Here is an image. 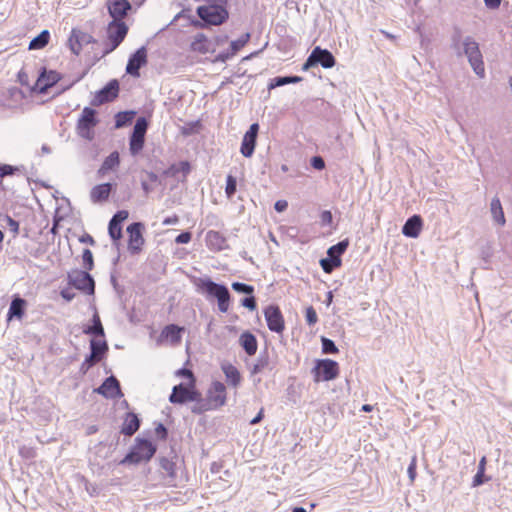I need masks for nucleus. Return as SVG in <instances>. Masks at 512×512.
<instances>
[{"label":"nucleus","mask_w":512,"mask_h":512,"mask_svg":"<svg viewBox=\"0 0 512 512\" xmlns=\"http://www.w3.org/2000/svg\"><path fill=\"white\" fill-rule=\"evenodd\" d=\"M96 110L84 107L76 124V132L81 138L92 141L95 138V127L98 125Z\"/></svg>","instance_id":"nucleus-1"},{"label":"nucleus","mask_w":512,"mask_h":512,"mask_svg":"<svg viewBox=\"0 0 512 512\" xmlns=\"http://www.w3.org/2000/svg\"><path fill=\"white\" fill-rule=\"evenodd\" d=\"M199 288L218 301V309L225 313L229 309L230 292L225 285L215 283L210 279H200Z\"/></svg>","instance_id":"nucleus-2"},{"label":"nucleus","mask_w":512,"mask_h":512,"mask_svg":"<svg viewBox=\"0 0 512 512\" xmlns=\"http://www.w3.org/2000/svg\"><path fill=\"white\" fill-rule=\"evenodd\" d=\"M227 3H217L214 5H203L197 8V15L201 20L209 25H221L228 17L226 9Z\"/></svg>","instance_id":"nucleus-3"},{"label":"nucleus","mask_w":512,"mask_h":512,"mask_svg":"<svg viewBox=\"0 0 512 512\" xmlns=\"http://www.w3.org/2000/svg\"><path fill=\"white\" fill-rule=\"evenodd\" d=\"M463 53L468 59L472 69L479 77H484V63L478 43L471 37L467 36L463 42Z\"/></svg>","instance_id":"nucleus-4"},{"label":"nucleus","mask_w":512,"mask_h":512,"mask_svg":"<svg viewBox=\"0 0 512 512\" xmlns=\"http://www.w3.org/2000/svg\"><path fill=\"white\" fill-rule=\"evenodd\" d=\"M156 452V446L146 439H136V444L123 462L139 463L150 460Z\"/></svg>","instance_id":"nucleus-5"},{"label":"nucleus","mask_w":512,"mask_h":512,"mask_svg":"<svg viewBox=\"0 0 512 512\" xmlns=\"http://www.w3.org/2000/svg\"><path fill=\"white\" fill-rule=\"evenodd\" d=\"M349 240L345 239L331 246L327 251V257L322 258V270L331 273L335 268L341 266V255L346 251Z\"/></svg>","instance_id":"nucleus-6"},{"label":"nucleus","mask_w":512,"mask_h":512,"mask_svg":"<svg viewBox=\"0 0 512 512\" xmlns=\"http://www.w3.org/2000/svg\"><path fill=\"white\" fill-rule=\"evenodd\" d=\"M69 284L86 294L92 295L95 290V282L88 271L72 270L68 273Z\"/></svg>","instance_id":"nucleus-7"},{"label":"nucleus","mask_w":512,"mask_h":512,"mask_svg":"<svg viewBox=\"0 0 512 512\" xmlns=\"http://www.w3.org/2000/svg\"><path fill=\"white\" fill-rule=\"evenodd\" d=\"M147 128V120L144 117H139L136 120L129 141V150L132 155H137L143 149Z\"/></svg>","instance_id":"nucleus-8"},{"label":"nucleus","mask_w":512,"mask_h":512,"mask_svg":"<svg viewBox=\"0 0 512 512\" xmlns=\"http://www.w3.org/2000/svg\"><path fill=\"white\" fill-rule=\"evenodd\" d=\"M127 32L128 26L123 21H111L107 27V38L110 46L107 52L116 49L126 37Z\"/></svg>","instance_id":"nucleus-9"},{"label":"nucleus","mask_w":512,"mask_h":512,"mask_svg":"<svg viewBox=\"0 0 512 512\" xmlns=\"http://www.w3.org/2000/svg\"><path fill=\"white\" fill-rule=\"evenodd\" d=\"M206 402L212 410L218 409L226 403V387L222 382L214 381L207 391Z\"/></svg>","instance_id":"nucleus-10"},{"label":"nucleus","mask_w":512,"mask_h":512,"mask_svg":"<svg viewBox=\"0 0 512 512\" xmlns=\"http://www.w3.org/2000/svg\"><path fill=\"white\" fill-rule=\"evenodd\" d=\"M200 393L193 387L189 388L183 384H178L173 387L172 393L169 396V401L173 404H184L188 401L198 400Z\"/></svg>","instance_id":"nucleus-11"},{"label":"nucleus","mask_w":512,"mask_h":512,"mask_svg":"<svg viewBox=\"0 0 512 512\" xmlns=\"http://www.w3.org/2000/svg\"><path fill=\"white\" fill-rule=\"evenodd\" d=\"M60 79L61 75L58 72L54 70L47 71L43 68L32 90L39 94H45L48 89L60 81Z\"/></svg>","instance_id":"nucleus-12"},{"label":"nucleus","mask_w":512,"mask_h":512,"mask_svg":"<svg viewBox=\"0 0 512 512\" xmlns=\"http://www.w3.org/2000/svg\"><path fill=\"white\" fill-rule=\"evenodd\" d=\"M147 63V49L145 46L140 47L133 53L128 60L126 66L127 74L133 77H139V70Z\"/></svg>","instance_id":"nucleus-13"},{"label":"nucleus","mask_w":512,"mask_h":512,"mask_svg":"<svg viewBox=\"0 0 512 512\" xmlns=\"http://www.w3.org/2000/svg\"><path fill=\"white\" fill-rule=\"evenodd\" d=\"M259 124L253 123L243 136L240 152L244 157H251L254 153Z\"/></svg>","instance_id":"nucleus-14"},{"label":"nucleus","mask_w":512,"mask_h":512,"mask_svg":"<svg viewBox=\"0 0 512 512\" xmlns=\"http://www.w3.org/2000/svg\"><path fill=\"white\" fill-rule=\"evenodd\" d=\"M94 42L93 37L81 30L73 29L68 39V45L73 54L79 55L82 47Z\"/></svg>","instance_id":"nucleus-15"},{"label":"nucleus","mask_w":512,"mask_h":512,"mask_svg":"<svg viewBox=\"0 0 512 512\" xmlns=\"http://www.w3.org/2000/svg\"><path fill=\"white\" fill-rule=\"evenodd\" d=\"M142 230L143 224L140 222H134L127 227L129 234L128 248L132 253H138L144 244Z\"/></svg>","instance_id":"nucleus-16"},{"label":"nucleus","mask_w":512,"mask_h":512,"mask_svg":"<svg viewBox=\"0 0 512 512\" xmlns=\"http://www.w3.org/2000/svg\"><path fill=\"white\" fill-rule=\"evenodd\" d=\"M119 93V83L117 80H111L105 87L97 92L95 98L92 100V105H101L106 102L114 100Z\"/></svg>","instance_id":"nucleus-17"},{"label":"nucleus","mask_w":512,"mask_h":512,"mask_svg":"<svg viewBox=\"0 0 512 512\" xmlns=\"http://www.w3.org/2000/svg\"><path fill=\"white\" fill-rule=\"evenodd\" d=\"M268 328L276 333L284 330V320L278 307L270 305L264 311Z\"/></svg>","instance_id":"nucleus-18"},{"label":"nucleus","mask_w":512,"mask_h":512,"mask_svg":"<svg viewBox=\"0 0 512 512\" xmlns=\"http://www.w3.org/2000/svg\"><path fill=\"white\" fill-rule=\"evenodd\" d=\"M96 392L106 398L122 396L119 381L114 376L106 378L102 385L96 389Z\"/></svg>","instance_id":"nucleus-19"},{"label":"nucleus","mask_w":512,"mask_h":512,"mask_svg":"<svg viewBox=\"0 0 512 512\" xmlns=\"http://www.w3.org/2000/svg\"><path fill=\"white\" fill-rule=\"evenodd\" d=\"M131 9V5L127 0H110L108 2V11L113 21H122Z\"/></svg>","instance_id":"nucleus-20"},{"label":"nucleus","mask_w":512,"mask_h":512,"mask_svg":"<svg viewBox=\"0 0 512 512\" xmlns=\"http://www.w3.org/2000/svg\"><path fill=\"white\" fill-rule=\"evenodd\" d=\"M423 222L419 215L410 217L402 227V233L411 238H417L422 230Z\"/></svg>","instance_id":"nucleus-21"},{"label":"nucleus","mask_w":512,"mask_h":512,"mask_svg":"<svg viewBox=\"0 0 512 512\" xmlns=\"http://www.w3.org/2000/svg\"><path fill=\"white\" fill-rule=\"evenodd\" d=\"M112 191V184L103 183L94 186L90 191V198L93 203L103 202L109 198Z\"/></svg>","instance_id":"nucleus-22"},{"label":"nucleus","mask_w":512,"mask_h":512,"mask_svg":"<svg viewBox=\"0 0 512 512\" xmlns=\"http://www.w3.org/2000/svg\"><path fill=\"white\" fill-rule=\"evenodd\" d=\"M223 373L226 376L227 382L234 388H237L241 383V374L239 370L230 363H224L221 366Z\"/></svg>","instance_id":"nucleus-23"},{"label":"nucleus","mask_w":512,"mask_h":512,"mask_svg":"<svg viewBox=\"0 0 512 512\" xmlns=\"http://www.w3.org/2000/svg\"><path fill=\"white\" fill-rule=\"evenodd\" d=\"M140 427V420L134 413H127L124 419L121 433L126 436H132Z\"/></svg>","instance_id":"nucleus-24"},{"label":"nucleus","mask_w":512,"mask_h":512,"mask_svg":"<svg viewBox=\"0 0 512 512\" xmlns=\"http://www.w3.org/2000/svg\"><path fill=\"white\" fill-rule=\"evenodd\" d=\"M120 164V157L119 153L117 151L112 152L109 156L105 158L102 165L100 166L98 170V175L103 177L105 176L109 171L115 170Z\"/></svg>","instance_id":"nucleus-25"},{"label":"nucleus","mask_w":512,"mask_h":512,"mask_svg":"<svg viewBox=\"0 0 512 512\" xmlns=\"http://www.w3.org/2000/svg\"><path fill=\"white\" fill-rule=\"evenodd\" d=\"M339 374L338 363L331 359H322V380L329 381Z\"/></svg>","instance_id":"nucleus-26"},{"label":"nucleus","mask_w":512,"mask_h":512,"mask_svg":"<svg viewBox=\"0 0 512 512\" xmlns=\"http://www.w3.org/2000/svg\"><path fill=\"white\" fill-rule=\"evenodd\" d=\"M239 342L248 355L252 356L256 353L258 344L256 337L252 333L244 332L240 336Z\"/></svg>","instance_id":"nucleus-27"},{"label":"nucleus","mask_w":512,"mask_h":512,"mask_svg":"<svg viewBox=\"0 0 512 512\" xmlns=\"http://www.w3.org/2000/svg\"><path fill=\"white\" fill-rule=\"evenodd\" d=\"M26 306V301L20 297H14L11 301L9 310H8V319H12L14 317L21 319L24 315Z\"/></svg>","instance_id":"nucleus-28"},{"label":"nucleus","mask_w":512,"mask_h":512,"mask_svg":"<svg viewBox=\"0 0 512 512\" xmlns=\"http://www.w3.org/2000/svg\"><path fill=\"white\" fill-rule=\"evenodd\" d=\"M490 211H491L493 220L496 224H498L500 226L505 225L506 220H505L504 212H503L502 205H501L499 198L494 197L491 200Z\"/></svg>","instance_id":"nucleus-29"},{"label":"nucleus","mask_w":512,"mask_h":512,"mask_svg":"<svg viewBox=\"0 0 512 512\" xmlns=\"http://www.w3.org/2000/svg\"><path fill=\"white\" fill-rule=\"evenodd\" d=\"M207 243L217 249L222 250L225 246V238L218 231H209L206 235Z\"/></svg>","instance_id":"nucleus-30"},{"label":"nucleus","mask_w":512,"mask_h":512,"mask_svg":"<svg viewBox=\"0 0 512 512\" xmlns=\"http://www.w3.org/2000/svg\"><path fill=\"white\" fill-rule=\"evenodd\" d=\"M269 357L267 355H260L256 361V363L251 368V375L255 376L257 374L263 373L266 370H271Z\"/></svg>","instance_id":"nucleus-31"},{"label":"nucleus","mask_w":512,"mask_h":512,"mask_svg":"<svg viewBox=\"0 0 512 512\" xmlns=\"http://www.w3.org/2000/svg\"><path fill=\"white\" fill-rule=\"evenodd\" d=\"M50 34L48 30H43L38 36L30 41L29 49L38 50L45 47L49 42Z\"/></svg>","instance_id":"nucleus-32"},{"label":"nucleus","mask_w":512,"mask_h":512,"mask_svg":"<svg viewBox=\"0 0 512 512\" xmlns=\"http://www.w3.org/2000/svg\"><path fill=\"white\" fill-rule=\"evenodd\" d=\"M208 46L209 45H208L207 37L202 33L197 34L194 37V40L191 44L192 50L196 51V52H200V53L208 52V50H209Z\"/></svg>","instance_id":"nucleus-33"},{"label":"nucleus","mask_w":512,"mask_h":512,"mask_svg":"<svg viewBox=\"0 0 512 512\" xmlns=\"http://www.w3.org/2000/svg\"><path fill=\"white\" fill-rule=\"evenodd\" d=\"M90 350L93 353V356H98L102 359L108 350V344L105 340L92 339L90 341Z\"/></svg>","instance_id":"nucleus-34"},{"label":"nucleus","mask_w":512,"mask_h":512,"mask_svg":"<svg viewBox=\"0 0 512 512\" xmlns=\"http://www.w3.org/2000/svg\"><path fill=\"white\" fill-rule=\"evenodd\" d=\"M0 226L4 229L9 230L12 233L13 237H16L19 233V222L8 215L0 217Z\"/></svg>","instance_id":"nucleus-35"},{"label":"nucleus","mask_w":512,"mask_h":512,"mask_svg":"<svg viewBox=\"0 0 512 512\" xmlns=\"http://www.w3.org/2000/svg\"><path fill=\"white\" fill-rule=\"evenodd\" d=\"M83 332L85 334H91L96 337H104V328L97 314H94L93 316V325L85 328Z\"/></svg>","instance_id":"nucleus-36"},{"label":"nucleus","mask_w":512,"mask_h":512,"mask_svg":"<svg viewBox=\"0 0 512 512\" xmlns=\"http://www.w3.org/2000/svg\"><path fill=\"white\" fill-rule=\"evenodd\" d=\"M180 332L181 329L178 326L171 324L165 327L162 335L170 339L172 343H178L181 339Z\"/></svg>","instance_id":"nucleus-37"},{"label":"nucleus","mask_w":512,"mask_h":512,"mask_svg":"<svg viewBox=\"0 0 512 512\" xmlns=\"http://www.w3.org/2000/svg\"><path fill=\"white\" fill-rule=\"evenodd\" d=\"M302 80L299 76H284V77H276L273 79V82L270 83L269 89H273L275 87H280L290 83H297Z\"/></svg>","instance_id":"nucleus-38"},{"label":"nucleus","mask_w":512,"mask_h":512,"mask_svg":"<svg viewBox=\"0 0 512 512\" xmlns=\"http://www.w3.org/2000/svg\"><path fill=\"white\" fill-rule=\"evenodd\" d=\"M320 63V46H315L312 53L302 66V70H308Z\"/></svg>","instance_id":"nucleus-39"},{"label":"nucleus","mask_w":512,"mask_h":512,"mask_svg":"<svg viewBox=\"0 0 512 512\" xmlns=\"http://www.w3.org/2000/svg\"><path fill=\"white\" fill-rule=\"evenodd\" d=\"M134 114V112L129 111L117 113L115 116V127L121 128L129 124L132 121Z\"/></svg>","instance_id":"nucleus-40"},{"label":"nucleus","mask_w":512,"mask_h":512,"mask_svg":"<svg viewBox=\"0 0 512 512\" xmlns=\"http://www.w3.org/2000/svg\"><path fill=\"white\" fill-rule=\"evenodd\" d=\"M250 40V33L243 34L237 40H234L230 43V52L235 55L238 51H240Z\"/></svg>","instance_id":"nucleus-41"},{"label":"nucleus","mask_w":512,"mask_h":512,"mask_svg":"<svg viewBox=\"0 0 512 512\" xmlns=\"http://www.w3.org/2000/svg\"><path fill=\"white\" fill-rule=\"evenodd\" d=\"M161 469L170 477L175 476V464L168 458H161L159 461Z\"/></svg>","instance_id":"nucleus-42"},{"label":"nucleus","mask_w":512,"mask_h":512,"mask_svg":"<svg viewBox=\"0 0 512 512\" xmlns=\"http://www.w3.org/2000/svg\"><path fill=\"white\" fill-rule=\"evenodd\" d=\"M108 232H109V235L110 237L116 241V240H119L121 237H122V227H121V224H117V223H114V222H109V226H108Z\"/></svg>","instance_id":"nucleus-43"},{"label":"nucleus","mask_w":512,"mask_h":512,"mask_svg":"<svg viewBox=\"0 0 512 512\" xmlns=\"http://www.w3.org/2000/svg\"><path fill=\"white\" fill-rule=\"evenodd\" d=\"M82 260H83V267L86 271H90L94 267V260H93V254L91 250L84 249L82 254Z\"/></svg>","instance_id":"nucleus-44"},{"label":"nucleus","mask_w":512,"mask_h":512,"mask_svg":"<svg viewBox=\"0 0 512 512\" xmlns=\"http://www.w3.org/2000/svg\"><path fill=\"white\" fill-rule=\"evenodd\" d=\"M232 289L238 293H244L246 295H252L254 292L253 286L241 282H233Z\"/></svg>","instance_id":"nucleus-45"},{"label":"nucleus","mask_w":512,"mask_h":512,"mask_svg":"<svg viewBox=\"0 0 512 512\" xmlns=\"http://www.w3.org/2000/svg\"><path fill=\"white\" fill-rule=\"evenodd\" d=\"M338 352V348L335 343L328 338L322 337V353L334 354Z\"/></svg>","instance_id":"nucleus-46"},{"label":"nucleus","mask_w":512,"mask_h":512,"mask_svg":"<svg viewBox=\"0 0 512 512\" xmlns=\"http://www.w3.org/2000/svg\"><path fill=\"white\" fill-rule=\"evenodd\" d=\"M236 187H237V181H236L235 177L228 175L227 180H226V188H225V193L228 198H231L235 194Z\"/></svg>","instance_id":"nucleus-47"},{"label":"nucleus","mask_w":512,"mask_h":512,"mask_svg":"<svg viewBox=\"0 0 512 512\" xmlns=\"http://www.w3.org/2000/svg\"><path fill=\"white\" fill-rule=\"evenodd\" d=\"M335 64L332 53L326 49H322V68H331Z\"/></svg>","instance_id":"nucleus-48"},{"label":"nucleus","mask_w":512,"mask_h":512,"mask_svg":"<svg viewBox=\"0 0 512 512\" xmlns=\"http://www.w3.org/2000/svg\"><path fill=\"white\" fill-rule=\"evenodd\" d=\"M197 403L192 407V412L195 414H201L205 411L212 410L211 406L208 405L206 400H202L201 396L198 400H195Z\"/></svg>","instance_id":"nucleus-49"},{"label":"nucleus","mask_w":512,"mask_h":512,"mask_svg":"<svg viewBox=\"0 0 512 512\" xmlns=\"http://www.w3.org/2000/svg\"><path fill=\"white\" fill-rule=\"evenodd\" d=\"M305 319H306V322L309 325H314V324L317 323L318 315H317L316 310L312 306H309V307L306 308V310H305Z\"/></svg>","instance_id":"nucleus-50"},{"label":"nucleus","mask_w":512,"mask_h":512,"mask_svg":"<svg viewBox=\"0 0 512 512\" xmlns=\"http://www.w3.org/2000/svg\"><path fill=\"white\" fill-rule=\"evenodd\" d=\"M129 216L128 211L126 210H120L117 213L114 214V216L111 218V222L121 224L123 221H125Z\"/></svg>","instance_id":"nucleus-51"},{"label":"nucleus","mask_w":512,"mask_h":512,"mask_svg":"<svg viewBox=\"0 0 512 512\" xmlns=\"http://www.w3.org/2000/svg\"><path fill=\"white\" fill-rule=\"evenodd\" d=\"M100 360H101V358H99L98 356H93V353L91 352L90 355L87 356L85 358L84 362L82 363V368H84V365H87L86 370H88L90 367L95 365Z\"/></svg>","instance_id":"nucleus-52"},{"label":"nucleus","mask_w":512,"mask_h":512,"mask_svg":"<svg viewBox=\"0 0 512 512\" xmlns=\"http://www.w3.org/2000/svg\"><path fill=\"white\" fill-rule=\"evenodd\" d=\"M241 304L244 307L248 308L249 310H255V308H256V300H255V298L252 295H249L248 297H245L241 301Z\"/></svg>","instance_id":"nucleus-53"},{"label":"nucleus","mask_w":512,"mask_h":512,"mask_svg":"<svg viewBox=\"0 0 512 512\" xmlns=\"http://www.w3.org/2000/svg\"><path fill=\"white\" fill-rule=\"evenodd\" d=\"M191 237L192 235L190 232H182L176 237L175 242L178 244H186L190 242Z\"/></svg>","instance_id":"nucleus-54"},{"label":"nucleus","mask_w":512,"mask_h":512,"mask_svg":"<svg viewBox=\"0 0 512 512\" xmlns=\"http://www.w3.org/2000/svg\"><path fill=\"white\" fill-rule=\"evenodd\" d=\"M408 476L411 482L415 480L416 477V456L412 458V461L408 467Z\"/></svg>","instance_id":"nucleus-55"},{"label":"nucleus","mask_w":512,"mask_h":512,"mask_svg":"<svg viewBox=\"0 0 512 512\" xmlns=\"http://www.w3.org/2000/svg\"><path fill=\"white\" fill-rule=\"evenodd\" d=\"M155 434L157 435L158 438H160L162 440L166 439V437H167L166 427L161 423L158 424L157 427L155 428Z\"/></svg>","instance_id":"nucleus-56"},{"label":"nucleus","mask_w":512,"mask_h":512,"mask_svg":"<svg viewBox=\"0 0 512 512\" xmlns=\"http://www.w3.org/2000/svg\"><path fill=\"white\" fill-rule=\"evenodd\" d=\"M312 373L314 375L315 382L320 381V359L314 360V367L312 369Z\"/></svg>","instance_id":"nucleus-57"},{"label":"nucleus","mask_w":512,"mask_h":512,"mask_svg":"<svg viewBox=\"0 0 512 512\" xmlns=\"http://www.w3.org/2000/svg\"><path fill=\"white\" fill-rule=\"evenodd\" d=\"M332 224V214L330 211H322V226Z\"/></svg>","instance_id":"nucleus-58"},{"label":"nucleus","mask_w":512,"mask_h":512,"mask_svg":"<svg viewBox=\"0 0 512 512\" xmlns=\"http://www.w3.org/2000/svg\"><path fill=\"white\" fill-rule=\"evenodd\" d=\"M287 207L288 203L285 200H278L274 205V208L277 212H283L287 209Z\"/></svg>","instance_id":"nucleus-59"},{"label":"nucleus","mask_w":512,"mask_h":512,"mask_svg":"<svg viewBox=\"0 0 512 512\" xmlns=\"http://www.w3.org/2000/svg\"><path fill=\"white\" fill-rule=\"evenodd\" d=\"M191 167L190 164L186 161L180 162L178 171H181L184 176H187L190 173Z\"/></svg>","instance_id":"nucleus-60"},{"label":"nucleus","mask_w":512,"mask_h":512,"mask_svg":"<svg viewBox=\"0 0 512 512\" xmlns=\"http://www.w3.org/2000/svg\"><path fill=\"white\" fill-rule=\"evenodd\" d=\"M61 296L66 301H71L75 297V293L72 292L70 289H64L61 291Z\"/></svg>","instance_id":"nucleus-61"},{"label":"nucleus","mask_w":512,"mask_h":512,"mask_svg":"<svg viewBox=\"0 0 512 512\" xmlns=\"http://www.w3.org/2000/svg\"><path fill=\"white\" fill-rule=\"evenodd\" d=\"M485 5L490 9H496L500 6L501 0H484Z\"/></svg>","instance_id":"nucleus-62"},{"label":"nucleus","mask_w":512,"mask_h":512,"mask_svg":"<svg viewBox=\"0 0 512 512\" xmlns=\"http://www.w3.org/2000/svg\"><path fill=\"white\" fill-rule=\"evenodd\" d=\"M483 476H484V472L483 471H478L477 474L474 477L473 485L474 486H478V485L482 484L483 483Z\"/></svg>","instance_id":"nucleus-63"},{"label":"nucleus","mask_w":512,"mask_h":512,"mask_svg":"<svg viewBox=\"0 0 512 512\" xmlns=\"http://www.w3.org/2000/svg\"><path fill=\"white\" fill-rule=\"evenodd\" d=\"M263 416H264V409L261 408L260 411L258 412V414L250 421V424L251 425L258 424L263 419Z\"/></svg>","instance_id":"nucleus-64"}]
</instances>
